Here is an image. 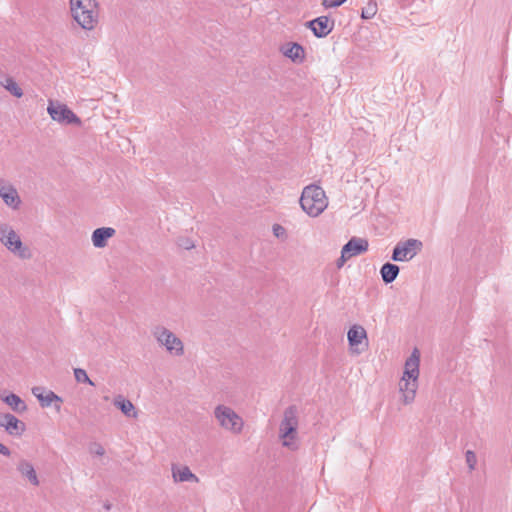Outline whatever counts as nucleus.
I'll list each match as a JSON object with an SVG mask.
<instances>
[{
	"label": "nucleus",
	"mask_w": 512,
	"mask_h": 512,
	"mask_svg": "<svg viewBox=\"0 0 512 512\" xmlns=\"http://www.w3.org/2000/svg\"><path fill=\"white\" fill-rule=\"evenodd\" d=\"M91 452L97 456H103L105 454V449L101 444L94 443L93 448H91Z\"/></svg>",
	"instance_id": "29"
},
{
	"label": "nucleus",
	"mask_w": 512,
	"mask_h": 512,
	"mask_svg": "<svg viewBox=\"0 0 512 512\" xmlns=\"http://www.w3.org/2000/svg\"><path fill=\"white\" fill-rule=\"evenodd\" d=\"M348 259H350V257L348 255H343V249H342L341 256L336 261L337 268H341Z\"/></svg>",
	"instance_id": "30"
},
{
	"label": "nucleus",
	"mask_w": 512,
	"mask_h": 512,
	"mask_svg": "<svg viewBox=\"0 0 512 512\" xmlns=\"http://www.w3.org/2000/svg\"><path fill=\"white\" fill-rule=\"evenodd\" d=\"M47 112L54 121L62 124H75L79 126L82 123L81 119L67 105L55 103L53 100H49Z\"/></svg>",
	"instance_id": "7"
},
{
	"label": "nucleus",
	"mask_w": 512,
	"mask_h": 512,
	"mask_svg": "<svg viewBox=\"0 0 512 512\" xmlns=\"http://www.w3.org/2000/svg\"><path fill=\"white\" fill-rule=\"evenodd\" d=\"M17 470L23 477H26L34 486L39 485V480L33 465L27 460H21L17 466Z\"/></svg>",
	"instance_id": "18"
},
{
	"label": "nucleus",
	"mask_w": 512,
	"mask_h": 512,
	"mask_svg": "<svg viewBox=\"0 0 512 512\" xmlns=\"http://www.w3.org/2000/svg\"><path fill=\"white\" fill-rule=\"evenodd\" d=\"M423 248V243L418 239L399 241L392 250L391 259L395 262L410 261Z\"/></svg>",
	"instance_id": "6"
},
{
	"label": "nucleus",
	"mask_w": 512,
	"mask_h": 512,
	"mask_svg": "<svg viewBox=\"0 0 512 512\" xmlns=\"http://www.w3.org/2000/svg\"><path fill=\"white\" fill-rule=\"evenodd\" d=\"M116 231L111 227H100L93 231L92 233V243L96 248H103L107 245V241L109 238L115 235Z\"/></svg>",
	"instance_id": "15"
},
{
	"label": "nucleus",
	"mask_w": 512,
	"mask_h": 512,
	"mask_svg": "<svg viewBox=\"0 0 512 512\" xmlns=\"http://www.w3.org/2000/svg\"><path fill=\"white\" fill-rule=\"evenodd\" d=\"M105 508H106V509H109V508H110V505H109V504H106V505H105Z\"/></svg>",
	"instance_id": "34"
},
{
	"label": "nucleus",
	"mask_w": 512,
	"mask_h": 512,
	"mask_svg": "<svg viewBox=\"0 0 512 512\" xmlns=\"http://www.w3.org/2000/svg\"><path fill=\"white\" fill-rule=\"evenodd\" d=\"M0 242L11 253L21 259H29L31 257L29 248L23 244L20 236L7 223H0Z\"/></svg>",
	"instance_id": "5"
},
{
	"label": "nucleus",
	"mask_w": 512,
	"mask_h": 512,
	"mask_svg": "<svg viewBox=\"0 0 512 512\" xmlns=\"http://www.w3.org/2000/svg\"><path fill=\"white\" fill-rule=\"evenodd\" d=\"M369 243L364 238L352 237L343 247V255L350 258L360 255L368 250Z\"/></svg>",
	"instance_id": "13"
},
{
	"label": "nucleus",
	"mask_w": 512,
	"mask_h": 512,
	"mask_svg": "<svg viewBox=\"0 0 512 512\" xmlns=\"http://www.w3.org/2000/svg\"><path fill=\"white\" fill-rule=\"evenodd\" d=\"M192 247H193V245H187V246H185V248H186V249H190V248H192Z\"/></svg>",
	"instance_id": "33"
},
{
	"label": "nucleus",
	"mask_w": 512,
	"mask_h": 512,
	"mask_svg": "<svg viewBox=\"0 0 512 512\" xmlns=\"http://www.w3.org/2000/svg\"><path fill=\"white\" fill-rule=\"evenodd\" d=\"M419 362L420 354L418 349L415 348L405 362V370L399 383L405 404H410L414 401L418 387L417 380L419 376Z\"/></svg>",
	"instance_id": "1"
},
{
	"label": "nucleus",
	"mask_w": 512,
	"mask_h": 512,
	"mask_svg": "<svg viewBox=\"0 0 512 512\" xmlns=\"http://www.w3.org/2000/svg\"><path fill=\"white\" fill-rule=\"evenodd\" d=\"M14 415L13 414H10V413H5V414H2L0 415V427H3L4 428V425H7V421H8V417H13Z\"/></svg>",
	"instance_id": "31"
},
{
	"label": "nucleus",
	"mask_w": 512,
	"mask_h": 512,
	"mask_svg": "<svg viewBox=\"0 0 512 512\" xmlns=\"http://www.w3.org/2000/svg\"><path fill=\"white\" fill-rule=\"evenodd\" d=\"M305 27L310 29L317 38H324L329 35L335 26V20L328 16H319L315 19L307 21Z\"/></svg>",
	"instance_id": "12"
},
{
	"label": "nucleus",
	"mask_w": 512,
	"mask_h": 512,
	"mask_svg": "<svg viewBox=\"0 0 512 512\" xmlns=\"http://www.w3.org/2000/svg\"><path fill=\"white\" fill-rule=\"evenodd\" d=\"M31 392L37 398L42 408L53 405L57 412L61 410L63 399L52 390H48L43 386H35Z\"/></svg>",
	"instance_id": "11"
},
{
	"label": "nucleus",
	"mask_w": 512,
	"mask_h": 512,
	"mask_svg": "<svg viewBox=\"0 0 512 512\" xmlns=\"http://www.w3.org/2000/svg\"><path fill=\"white\" fill-rule=\"evenodd\" d=\"M113 404L121 410V412L127 417H136L137 412L133 403L124 398L122 395H118L114 398Z\"/></svg>",
	"instance_id": "19"
},
{
	"label": "nucleus",
	"mask_w": 512,
	"mask_h": 512,
	"mask_svg": "<svg viewBox=\"0 0 512 512\" xmlns=\"http://www.w3.org/2000/svg\"><path fill=\"white\" fill-rule=\"evenodd\" d=\"M377 10L376 0H369L367 5L362 9L361 18L365 20L372 19L376 15Z\"/></svg>",
	"instance_id": "24"
},
{
	"label": "nucleus",
	"mask_w": 512,
	"mask_h": 512,
	"mask_svg": "<svg viewBox=\"0 0 512 512\" xmlns=\"http://www.w3.org/2000/svg\"><path fill=\"white\" fill-rule=\"evenodd\" d=\"M70 5L75 21L83 29H92L98 17L97 2L95 0H70Z\"/></svg>",
	"instance_id": "3"
},
{
	"label": "nucleus",
	"mask_w": 512,
	"mask_h": 512,
	"mask_svg": "<svg viewBox=\"0 0 512 512\" xmlns=\"http://www.w3.org/2000/svg\"><path fill=\"white\" fill-rule=\"evenodd\" d=\"M347 0H323L322 5L325 8H335L344 4Z\"/></svg>",
	"instance_id": "27"
},
{
	"label": "nucleus",
	"mask_w": 512,
	"mask_h": 512,
	"mask_svg": "<svg viewBox=\"0 0 512 512\" xmlns=\"http://www.w3.org/2000/svg\"><path fill=\"white\" fill-rule=\"evenodd\" d=\"M6 424L7 425H4V429L11 436L20 437L26 431V424L16 416L8 417Z\"/></svg>",
	"instance_id": "16"
},
{
	"label": "nucleus",
	"mask_w": 512,
	"mask_h": 512,
	"mask_svg": "<svg viewBox=\"0 0 512 512\" xmlns=\"http://www.w3.org/2000/svg\"><path fill=\"white\" fill-rule=\"evenodd\" d=\"M399 272H400L399 266H397L396 264L390 263V262L384 263L382 265V267L380 268V275H381L382 281L385 284H390V283L394 282L395 279L397 278Z\"/></svg>",
	"instance_id": "17"
},
{
	"label": "nucleus",
	"mask_w": 512,
	"mask_h": 512,
	"mask_svg": "<svg viewBox=\"0 0 512 512\" xmlns=\"http://www.w3.org/2000/svg\"><path fill=\"white\" fill-rule=\"evenodd\" d=\"M0 196L2 197L3 201L6 203V205L17 208L20 204V198L18 196V193L16 189L13 187L8 188L7 190H0Z\"/></svg>",
	"instance_id": "22"
},
{
	"label": "nucleus",
	"mask_w": 512,
	"mask_h": 512,
	"mask_svg": "<svg viewBox=\"0 0 512 512\" xmlns=\"http://www.w3.org/2000/svg\"><path fill=\"white\" fill-rule=\"evenodd\" d=\"M281 52L294 63L300 64L305 60V49L299 43H287L281 47Z\"/></svg>",
	"instance_id": "14"
},
{
	"label": "nucleus",
	"mask_w": 512,
	"mask_h": 512,
	"mask_svg": "<svg viewBox=\"0 0 512 512\" xmlns=\"http://www.w3.org/2000/svg\"><path fill=\"white\" fill-rule=\"evenodd\" d=\"M347 338L352 353L360 354L368 348L367 332L361 325L350 327Z\"/></svg>",
	"instance_id": "10"
},
{
	"label": "nucleus",
	"mask_w": 512,
	"mask_h": 512,
	"mask_svg": "<svg viewBox=\"0 0 512 512\" xmlns=\"http://www.w3.org/2000/svg\"><path fill=\"white\" fill-rule=\"evenodd\" d=\"M2 400L16 413L21 414L27 410L25 402L15 393H10L2 397Z\"/></svg>",
	"instance_id": "21"
},
{
	"label": "nucleus",
	"mask_w": 512,
	"mask_h": 512,
	"mask_svg": "<svg viewBox=\"0 0 512 512\" xmlns=\"http://www.w3.org/2000/svg\"><path fill=\"white\" fill-rule=\"evenodd\" d=\"M465 459L469 470L473 471L477 464L476 454L472 450H467L465 453Z\"/></svg>",
	"instance_id": "26"
},
{
	"label": "nucleus",
	"mask_w": 512,
	"mask_h": 512,
	"mask_svg": "<svg viewBox=\"0 0 512 512\" xmlns=\"http://www.w3.org/2000/svg\"><path fill=\"white\" fill-rule=\"evenodd\" d=\"M155 336L162 345H164L168 352L181 356L184 353L182 341L170 330L165 327H157Z\"/></svg>",
	"instance_id": "9"
},
{
	"label": "nucleus",
	"mask_w": 512,
	"mask_h": 512,
	"mask_svg": "<svg viewBox=\"0 0 512 512\" xmlns=\"http://www.w3.org/2000/svg\"><path fill=\"white\" fill-rule=\"evenodd\" d=\"M0 454L4 456H10L11 451L4 444L0 443Z\"/></svg>",
	"instance_id": "32"
},
{
	"label": "nucleus",
	"mask_w": 512,
	"mask_h": 512,
	"mask_svg": "<svg viewBox=\"0 0 512 512\" xmlns=\"http://www.w3.org/2000/svg\"><path fill=\"white\" fill-rule=\"evenodd\" d=\"M298 428V408L295 405L288 406L283 415L279 427V436L283 439V446L296 449L293 440L296 438Z\"/></svg>",
	"instance_id": "4"
},
{
	"label": "nucleus",
	"mask_w": 512,
	"mask_h": 512,
	"mask_svg": "<svg viewBox=\"0 0 512 512\" xmlns=\"http://www.w3.org/2000/svg\"><path fill=\"white\" fill-rule=\"evenodd\" d=\"M74 377L78 383H85L95 386V383L89 378L87 372L82 368H74Z\"/></svg>",
	"instance_id": "25"
},
{
	"label": "nucleus",
	"mask_w": 512,
	"mask_h": 512,
	"mask_svg": "<svg viewBox=\"0 0 512 512\" xmlns=\"http://www.w3.org/2000/svg\"><path fill=\"white\" fill-rule=\"evenodd\" d=\"M0 85L3 86L7 91H9L13 96L20 98L23 96V90L16 83V81L5 74L0 75Z\"/></svg>",
	"instance_id": "20"
},
{
	"label": "nucleus",
	"mask_w": 512,
	"mask_h": 512,
	"mask_svg": "<svg viewBox=\"0 0 512 512\" xmlns=\"http://www.w3.org/2000/svg\"><path fill=\"white\" fill-rule=\"evenodd\" d=\"M214 414L223 428L235 433L241 432L243 421L233 409L224 405H218L215 408Z\"/></svg>",
	"instance_id": "8"
},
{
	"label": "nucleus",
	"mask_w": 512,
	"mask_h": 512,
	"mask_svg": "<svg viewBox=\"0 0 512 512\" xmlns=\"http://www.w3.org/2000/svg\"><path fill=\"white\" fill-rule=\"evenodd\" d=\"M299 202L303 211L311 217H317L327 207L325 191L313 184L303 189Z\"/></svg>",
	"instance_id": "2"
},
{
	"label": "nucleus",
	"mask_w": 512,
	"mask_h": 512,
	"mask_svg": "<svg viewBox=\"0 0 512 512\" xmlns=\"http://www.w3.org/2000/svg\"><path fill=\"white\" fill-rule=\"evenodd\" d=\"M173 477L174 480L178 482H186L191 480L198 481L197 476L193 474L187 466H184L178 470L173 469Z\"/></svg>",
	"instance_id": "23"
},
{
	"label": "nucleus",
	"mask_w": 512,
	"mask_h": 512,
	"mask_svg": "<svg viewBox=\"0 0 512 512\" xmlns=\"http://www.w3.org/2000/svg\"><path fill=\"white\" fill-rule=\"evenodd\" d=\"M273 234L277 238H280V237H283L286 234V231H285L284 227H282L281 225L274 224V226H273Z\"/></svg>",
	"instance_id": "28"
}]
</instances>
